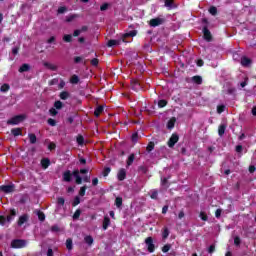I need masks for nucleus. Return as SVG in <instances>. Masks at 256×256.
Returning <instances> with one entry per match:
<instances>
[{
    "label": "nucleus",
    "mask_w": 256,
    "mask_h": 256,
    "mask_svg": "<svg viewBox=\"0 0 256 256\" xmlns=\"http://www.w3.org/2000/svg\"><path fill=\"white\" fill-rule=\"evenodd\" d=\"M15 215H17V212L15 211V209H12L10 211V216H0V225H9V223L13 221V217H15Z\"/></svg>",
    "instance_id": "nucleus-1"
},
{
    "label": "nucleus",
    "mask_w": 256,
    "mask_h": 256,
    "mask_svg": "<svg viewBox=\"0 0 256 256\" xmlns=\"http://www.w3.org/2000/svg\"><path fill=\"white\" fill-rule=\"evenodd\" d=\"M27 245V241L21 239H15L11 241L10 247L12 249H23Z\"/></svg>",
    "instance_id": "nucleus-2"
},
{
    "label": "nucleus",
    "mask_w": 256,
    "mask_h": 256,
    "mask_svg": "<svg viewBox=\"0 0 256 256\" xmlns=\"http://www.w3.org/2000/svg\"><path fill=\"white\" fill-rule=\"evenodd\" d=\"M25 121V115H17L12 117L7 121L8 125H19V123H23Z\"/></svg>",
    "instance_id": "nucleus-3"
},
{
    "label": "nucleus",
    "mask_w": 256,
    "mask_h": 256,
    "mask_svg": "<svg viewBox=\"0 0 256 256\" xmlns=\"http://www.w3.org/2000/svg\"><path fill=\"white\" fill-rule=\"evenodd\" d=\"M163 23H165V18L163 17L153 18L149 21L150 27H159V25H163Z\"/></svg>",
    "instance_id": "nucleus-4"
},
{
    "label": "nucleus",
    "mask_w": 256,
    "mask_h": 256,
    "mask_svg": "<svg viewBox=\"0 0 256 256\" xmlns=\"http://www.w3.org/2000/svg\"><path fill=\"white\" fill-rule=\"evenodd\" d=\"M145 244L147 247V251L149 253H153L155 251V244L153 243V238L152 237H147L145 239Z\"/></svg>",
    "instance_id": "nucleus-5"
},
{
    "label": "nucleus",
    "mask_w": 256,
    "mask_h": 256,
    "mask_svg": "<svg viewBox=\"0 0 256 256\" xmlns=\"http://www.w3.org/2000/svg\"><path fill=\"white\" fill-rule=\"evenodd\" d=\"M179 141V135L172 134L170 139L168 140V147L173 148L175 147V144Z\"/></svg>",
    "instance_id": "nucleus-6"
},
{
    "label": "nucleus",
    "mask_w": 256,
    "mask_h": 256,
    "mask_svg": "<svg viewBox=\"0 0 256 256\" xmlns=\"http://www.w3.org/2000/svg\"><path fill=\"white\" fill-rule=\"evenodd\" d=\"M0 189L3 191V193H13L15 191V185H3L0 187Z\"/></svg>",
    "instance_id": "nucleus-7"
},
{
    "label": "nucleus",
    "mask_w": 256,
    "mask_h": 256,
    "mask_svg": "<svg viewBox=\"0 0 256 256\" xmlns=\"http://www.w3.org/2000/svg\"><path fill=\"white\" fill-rule=\"evenodd\" d=\"M27 221H29V215L24 214L20 216L17 222L18 227H22L23 225H25V223H27Z\"/></svg>",
    "instance_id": "nucleus-8"
},
{
    "label": "nucleus",
    "mask_w": 256,
    "mask_h": 256,
    "mask_svg": "<svg viewBox=\"0 0 256 256\" xmlns=\"http://www.w3.org/2000/svg\"><path fill=\"white\" fill-rule=\"evenodd\" d=\"M126 177H127V171H125L124 168H121L117 174L118 181H125Z\"/></svg>",
    "instance_id": "nucleus-9"
},
{
    "label": "nucleus",
    "mask_w": 256,
    "mask_h": 256,
    "mask_svg": "<svg viewBox=\"0 0 256 256\" xmlns=\"http://www.w3.org/2000/svg\"><path fill=\"white\" fill-rule=\"evenodd\" d=\"M73 176L76 179V184L77 185H81V183H83V178H81V176L79 175V170L73 171Z\"/></svg>",
    "instance_id": "nucleus-10"
},
{
    "label": "nucleus",
    "mask_w": 256,
    "mask_h": 256,
    "mask_svg": "<svg viewBox=\"0 0 256 256\" xmlns=\"http://www.w3.org/2000/svg\"><path fill=\"white\" fill-rule=\"evenodd\" d=\"M109 225H111V219L109 218V216H105L103 220V225H102L103 230L107 231Z\"/></svg>",
    "instance_id": "nucleus-11"
},
{
    "label": "nucleus",
    "mask_w": 256,
    "mask_h": 256,
    "mask_svg": "<svg viewBox=\"0 0 256 256\" xmlns=\"http://www.w3.org/2000/svg\"><path fill=\"white\" fill-rule=\"evenodd\" d=\"M165 7L168 9H175L177 8V5H175V0H165Z\"/></svg>",
    "instance_id": "nucleus-12"
},
{
    "label": "nucleus",
    "mask_w": 256,
    "mask_h": 256,
    "mask_svg": "<svg viewBox=\"0 0 256 256\" xmlns=\"http://www.w3.org/2000/svg\"><path fill=\"white\" fill-rule=\"evenodd\" d=\"M131 87L134 89V91H139L141 89V84L137 80H132Z\"/></svg>",
    "instance_id": "nucleus-13"
},
{
    "label": "nucleus",
    "mask_w": 256,
    "mask_h": 256,
    "mask_svg": "<svg viewBox=\"0 0 256 256\" xmlns=\"http://www.w3.org/2000/svg\"><path fill=\"white\" fill-rule=\"evenodd\" d=\"M63 181H66V183L71 182V170L65 171L63 173Z\"/></svg>",
    "instance_id": "nucleus-14"
},
{
    "label": "nucleus",
    "mask_w": 256,
    "mask_h": 256,
    "mask_svg": "<svg viewBox=\"0 0 256 256\" xmlns=\"http://www.w3.org/2000/svg\"><path fill=\"white\" fill-rule=\"evenodd\" d=\"M43 65H44V67H46V69H49L50 71H57V65H55V64H51L49 62H44Z\"/></svg>",
    "instance_id": "nucleus-15"
},
{
    "label": "nucleus",
    "mask_w": 256,
    "mask_h": 256,
    "mask_svg": "<svg viewBox=\"0 0 256 256\" xmlns=\"http://www.w3.org/2000/svg\"><path fill=\"white\" fill-rule=\"evenodd\" d=\"M241 65L243 67H249V65H251V59L247 58V57H242L241 58Z\"/></svg>",
    "instance_id": "nucleus-16"
},
{
    "label": "nucleus",
    "mask_w": 256,
    "mask_h": 256,
    "mask_svg": "<svg viewBox=\"0 0 256 256\" xmlns=\"http://www.w3.org/2000/svg\"><path fill=\"white\" fill-rule=\"evenodd\" d=\"M203 33L204 39H206V41H211V32L209 31V29H207V27H204Z\"/></svg>",
    "instance_id": "nucleus-17"
},
{
    "label": "nucleus",
    "mask_w": 256,
    "mask_h": 256,
    "mask_svg": "<svg viewBox=\"0 0 256 256\" xmlns=\"http://www.w3.org/2000/svg\"><path fill=\"white\" fill-rule=\"evenodd\" d=\"M41 165L44 169H47L51 165V160H49V158H44L41 160Z\"/></svg>",
    "instance_id": "nucleus-18"
},
{
    "label": "nucleus",
    "mask_w": 256,
    "mask_h": 256,
    "mask_svg": "<svg viewBox=\"0 0 256 256\" xmlns=\"http://www.w3.org/2000/svg\"><path fill=\"white\" fill-rule=\"evenodd\" d=\"M225 129H227V126L225 124H221L218 128V134L220 137H223L225 135Z\"/></svg>",
    "instance_id": "nucleus-19"
},
{
    "label": "nucleus",
    "mask_w": 256,
    "mask_h": 256,
    "mask_svg": "<svg viewBox=\"0 0 256 256\" xmlns=\"http://www.w3.org/2000/svg\"><path fill=\"white\" fill-rule=\"evenodd\" d=\"M133 161H135V154H131L128 157V160L126 162V167H131V165H133Z\"/></svg>",
    "instance_id": "nucleus-20"
},
{
    "label": "nucleus",
    "mask_w": 256,
    "mask_h": 256,
    "mask_svg": "<svg viewBox=\"0 0 256 256\" xmlns=\"http://www.w3.org/2000/svg\"><path fill=\"white\" fill-rule=\"evenodd\" d=\"M176 121L177 119L175 117L171 118L167 123L168 129H173V127H175Z\"/></svg>",
    "instance_id": "nucleus-21"
},
{
    "label": "nucleus",
    "mask_w": 256,
    "mask_h": 256,
    "mask_svg": "<svg viewBox=\"0 0 256 256\" xmlns=\"http://www.w3.org/2000/svg\"><path fill=\"white\" fill-rule=\"evenodd\" d=\"M29 69H31V66H29V64H23L19 68V73H25V72L29 71Z\"/></svg>",
    "instance_id": "nucleus-22"
},
{
    "label": "nucleus",
    "mask_w": 256,
    "mask_h": 256,
    "mask_svg": "<svg viewBox=\"0 0 256 256\" xmlns=\"http://www.w3.org/2000/svg\"><path fill=\"white\" fill-rule=\"evenodd\" d=\"M28 138L32 145H35V143H37V136L35 134H28Z\"/></svg>",
    "instance_id": "nucleus-23"
},
{
    "label": "nucleus",
    "mask_w": 256,
    "mask_h": 256,
    "mask_svg": "<svg viewBox=\"0 0 256 256\" xmlns=\"http://www.w3.org/2000/svg\"><path fill=\"white\" fill-rule=\"evenodd\" d=\"M69 97H71V94H69V92L67 91H63L60 93V99H62L63 101L69 99Z\"/></svg>",
    "instance_id": "nucleus-24"
},
{
    "label": "nucleus",
    "mask_w": 256,
    "mask_h": 256,
    "mask_svg": "<svg viewBox=\"0 0 256 256\" xmlns=\"http://www.w3.org/2000/svg\"><path fill=\"white\" fill-rule=\"evenodd\" d=\"M192 81L197 85H201L203 83V78H201V76H193Z\"/></svg>",
    "instance_id": "nucleus-25"
},
{
    "label": "nucleus",
    "mask_w": 256,
    "mask_h": 256,
    "mask_svg": "<svg viewBox=\"0 0 256 256\" xmlns=\"http://www.w3.org/2000/svg\"><path fill=\"white\" fill-rule=\"evenodd\" d=\"M101 113H103V106H98L94 111V115H95V117H99V115H101Z\"/></svg>",
    "instance_id": "nucleus-26"
},
{
    "label": "nucleus",
    "mask_w": 256,
    "mask_h": 256,
    "mask_svg": "<svg viewBox=\"0 0 256 256\" xmlns=\"http://www.w3.org/2000/svg\"><path fill=\"white\" fill-rule=\"evenodd\" d=\"M12 135H14V137H19V135H21V128H14L11 130Z\"/></svg>",
    "instance_id": "nucleus-27"
},
{
    "label": "nucleus",
    "mask_w": 256,
    "mask_h": 256,
    "mask_svg": "<svg viewBox=\"0 0 256 256\" xmlns=\"http://www.w3.org/2000/svg\"><path fill=\"white\" fill-rule=\"evenodd\" d=\"M70 83H72V85H77V83H79V76L73 75L70 79Z\"/></svg>",
    "instance_id": "nucleus-28"
},
{
    "label": "nucleus",
    "mask_w": 256,
    "mask_h": 256,
    "mask_svg": "<svg viewBox=\"0 0 256 256\" xmlns=\"http://www.w3.org/2000/svg\"><path fill=\"white\" fill-rule=\"evenodd\" d=\"M77 17H79V15L72 14V15L66 17V21H67V23H71V21H75V19H77Z\"/></svg>",
    "instance_id": "nucleus-29"
},
{
    "label": "nucleus",
    "mask_w": 256,
    "mask_h": 256,
    "mask_svg": "<svg viewBox=\"0 0 256 256\" xmlns=\"http://www.w3.org/2000/svg\"><path fill=\"white\" fill-rule=\"evenodd\" d=\"M66 248L71 251V249H73V240H71V238H68L66 240Z\"/></svg>",
    "instance_id": "nucleus-30"
},
{
    "label": "nucleus",
    "mask_w": 256,
    "mask_h": 256,
    "mask_svg": "<svg viewBox=\"0 0 256 256\" xmlns=\"http://www.w3.org/2000/svg\"><path fill=\"white\" fill-rule=\"evenodd\" d=\"M9 89H11V86H9V84H3L0 88V91L2 93H7V91H9Z\"/></svg>",
    "instance_id": "nucleus-31"
},
{
    "label": "nucleus",
    "mask_w": 256,
    "mask_h": 256,
    "mask_svg": "<svg viewBox=\"0 0 256 256\" xmlns=\"http://www.w3.org/2000/svg\"><path fill=\"white\" fill-rule=\"evenodd\" d=\"M150 193L151 199H159V192L157 190H151Z\"/></svg>",
    "instance_id": "nucleus-32"
},
{
    "label": "nucleus",
    "mask_w": 256,
    "mask_h": 256,
    "mask_svg": "<svg viewBox=\"0 0 256 256\" xmlns=\"http://www.w3.org/2000/svg\"><path fill=\"white\" fill-rule=\"evenodd\" d=\"M63 41H65V43H71V41H73V36H71V34H66L63 37Z\"/></svg>",
    "instance_id": "nucleus-33"
},
{
    "label": "nucleus",
    "mask_w": 256,
    "mask_h": 256,
    "mask_svg": "<svg viewBox=\"0 0 256 256\" xmlns=\"http://www.w3.org/2000/svg\"><path fill=\"white\" fill-rule=\"evenodd\" d=\"M116 45H119V40H109L107 43L108 47H115Z\"/></svg>",
    "instance_id": "nucleus-34"
},
{
    "label": "nucleus",
    "mask_w": 256,
    "mask_h": 256,
    "mask_svg": "<svg viewBox=\"0 0 256 256\" xmlns=\"http://www.w3.org/2000/svg\"><path fill=\"white\" fill-rule=\"evenodd\" d=\"M153 149H155V143L149 142V144L146 147V151H148V153H151V151H153Z\"/></svg>",
    "instance_id": "nucleus-35"
},
{
    "label": "nucleus",
    "mask_w": 256,
    "mask_h": 256,
    "mask_svg": "<svg viewBox=\"0 0 256 256\" xmlns=\"http://www.w3.org/2000/svg\"><path fill=\"white\" fill-rule=\"evenodd\" d=\"M115 205H116V207H121V205H123V198H121V197H117L116 199H115Z\"/></svg>",
    "instance_id": "nucleus-36"
},
{
    "label": "nucleus",
    "mask_w": 256,
    "mask_h": 256,
    "mask_svg": "<svg viewBox=\"0 0 256 256\" xmlns=\"http://www.w3.org/2000/svg\"><path fill=\"white\" fill-rule=\"evenodd\" d=\"M85 243H87V245H93V237L92 236H86L84 238Z\"/></svg>",
    "instance_id": "nucleus-37"
},
{
    "label": "nucleus",
    "mask_w": 256,
    "mask_h": 256,
    "mask_svg": "<svg viewBox=\"0 0 256 256\" xmlns=\"http://www.w3.org/2000/svg\"><path fill=\"white\" fill-rule=\"evenodd\" d=\"M85 191H87V186H82L79 191L80 197H85Z\"/></svg>",
    "instance_id": "nucleus-38"
},
{
    "label": "nucleus",
    "mask_w": 256,
    "mask_h": 256,
    "mask_svg": "<svg viewBox=\"0 0 256 256\" xmlns=\"http://www.w3.org/2000/svg\"><path fill=\"white\" fill-rule=\"evenodd\" d=\"M170 249H171V245L170 244H166V245L163 246L162 252L163 253H168L170 251Z\"/></svg>",
    "instance_id": "nucleus-39"
},
{
    "label": "nucleus",
    "mask_w": 256,
    "mask_h": 256,
    "mask_svg": "<svg viewBox=\"0 0 256 256\" xmlns=\"http://www.w3.org/2000/svg\"><path fill=\"white\" fill-rule=\"evenodd\" d=\"M79 203H81V199L79 198V196H76L74 198V201H73V207H77V205H79Z\"/></svg>",
    "instance_id": "nucleus-40"
},
{
    "label": "nucleus",
    "mask_w": 256,
    "mask_h": 256,
    "mask_svg": "<svg viewBox=\"0 0 256 256\" xmlns=\"http://www.w3.org/2000/svg\"><path fill=\"white\" fill-rule=\"evenodd\" d=\"M37 215L40 221H45V213L38 211Z\"/></svg>",
    "instance_id": "nucleus-41"
},
{
    "label": "nucleus",
    "mask_w": 256,
    "mask_h": 256,
    "mask_svg": "<svg viewBox=\"0 0 256 256\" xmlns=\"http://www.w3.org/2000/svg\"><path fill=\"white\" fill-rule=\"evenodd\" d=\"M200 218L202 219V221H207L209 219V217H207V213H205L204 211L200 212Z\"/></svg>",
    "instance_id": "nucleus-42"
},
{
    "label": "nucleus",
    "mask_w": 256,
    "mask_h": 256,
    "mask_svg": "<svg viewBox=\"0 0 256 256\" xmlns=\"http://www.w3.org/2000/svg\"><path fill=\"white\" fill-rule=\"evenodd\" d=\"M51 231H52V233H59V231H61V229L59 228L58 225H54L51 227Z\"/></svg>",
    "instance_id": "nucleus-43"
},
{
    "label": "nucleus",
    "mask_w": 256,
    "mask_h": 256,
    "mask_svg": "<svg viewBox=\"0 0 256 256\" xmlns=\"http://www.w3.org/2000/svg\"><path fill=\"white\" fill-rule=\"evenodd\" d=\"M209 13L211 15H217V7H215V6L210 7Z\"/></svg>",
    "instance_id": "nucleus-44"
},
{
    "label": "nucleus",
    "mask_w": 256,
    "mask_h": 256,
    "mask_svg": "<svg viewBox=\"0 0 256 256\" xmlns=\"http://www.w3.org/2000/svg\"><path fill=\"white\" fill-rule=\"evenodd\" d=\"M54 107L56 109H61L63 107V102L62 101H56L54 104Z\"/></svg>",
    "instance_id": "nucleus-45"
},
{
    "label": "nucleus",
    "mask_w": 256,
    "mask_h": 256,
    "mask_svg": "<svg viewBox=\"0 0 256 256\" xmlns=\"http://www.w3.org/2000/svg\"><path fill=\"white\" fill-rule=\"evenodd\" d=\"M167 105V100H159L158 107L162 108Z\"/></svg>",
    "instance_id": "nucleus-46"
},
{
    "label": "nucleus",
    "mask_w": 256,
    "mask_h": 256,
    "mask_svg": "<svg viewBox=\"0 0 256 256\" xmlns=\"http://www.w3.org/2000/svg\"><path fill=\"white\" fill-rule=\"evenodd\" d=\"M79 217H81V210H76L74 215H73V219H79Z\"/></svg>",
    "instance_id": "nucleus-47"
},
{
    "label": "nucleus",
    "mask_w": 256,
    "mask_h": 256,
    "mask_svg": "<svg viewBox=\"0 0 256 256\" xmlns=\"http://www.w3.org/2000/svg\"><path fill=\"white\" fill-rule=\"evenodd\" d=\"M163 239H167L169 237V229L165 228L163 233H162Z\"/></svg>",
    "instance_id": "nucleus-48"
},
{
    "label": "nucleus",
    "mask_w": 256,
    "mask_h": 256,
    "mask_svg": "<svg viewBox=\"0 0 256 256\" xmlns=\"http://www.w3.org/2000/svg\"><path fill=\"white\" fill-rule=\"evenodd\" d=\"M84 141H85V138H83V136H78L77 137L78 145H83Z\"/></svg>",
    "instance_id": "nucleus-49"
},
{
    "label": "nucleus",
    "mask_w": 256,
    "mask_h": 256,
    "mask_svg": "<svg viewBox=\"0 0 256 256\" xmlns=\"http://www.w3.org/2000/svg\"><path fill=\"white\" fill-rule=\"evenodd\" d=\"M48 125H51V127H55V125H57V122L53 118H50L48 119Z\"/></svg>",
    "instance_id": "nucleus-50"
},
{
    "label": "nucleus",
    "mask_w": 256,
    "mask_h": 256,
    "mask_svg": "<svg viewBox=\"0 0 256 256\" xmlns=\"http://www.w3.org/2000/svg\"><path fill=\"white\" fill-rule=\"evenodd\" d=\"M57 203H58V205H61V206L65 205V198L59 197L57 199Z\"/></svg>",
    "instance_id": "nucleus-51"
},
{
    "label": "nucleus",
    "mask_w": 256,
    "mask_h": 256,
    "mask_svg": "<svg viewBox=\"0 0 256 256\" xmlns=\"http://www.w3.org/2000/svg\"><path fill=\"white\" fill-rule=\"evenodd\" d=\"M225 111V105H220L217 107V113L221 114Z\"/></svg>",
    "instance_id": "nucleus-52"
},
{
    "label": "nucleus",
    "mask_w": 256,
    "mask_h": 256,
    "mask_svg": "<svg viewBox=\"0 0 256 256\" xmlns=\"http://www.w3.org/2000/svg\"><path fill=\"white\" fill-rule=\"evenodd\" d=\"M109 173H111V168H109V167L105 168L103 171V177H107V175H109Z\"/></svg>",
    "instance_id": "nucleus-53"
},
{
    "label": "nucleus",
    "mask_w": 256,
    "mask_h": 256,
    "mask_svg": "<svg viewBox=\"0 0 256 256\" xmlns=\"http://www.w3.org/2000/svg\"><path fill=\"white\" fill-rule=\"evenodd\" d=\"M234 245H237V246L241 245V238H239V236H236L234 238Z\"/></svg>",
    "instance_id": "nucleus-54"
},
{
    "label": "nucleus",
    "mask_w": 256,
    "mask_h": 256,
    "mask_svg": "<svg viewBox=\"0 0 256 256\" xmlns=\"http://www.w3.org/2000/svg\"><path fill=\"white\" fill-rule=\"evenodd\" d=\"M107 9H109V4L105 3L102 6H100V11H107Z\"/></svg>",
    "instance_id": "nucleus-55"
},
{
    "label": "nucleus",
    "mask_w": 256,
    "mask_h": 256,
    "mask_svg": "<svg viewBox=\"0 0 256 256\" xmlns=\"http://www.w3.org/2000/svg\"><path fill=\"white\" fill-rule=\"evenodd\" d=\"M91 65H93L94 67H97V65H99V59H97V58L92 59Z\"/></svg>",
    "instance_id": "nucleus-56"
},
{
    "label": "nucleus",
    "mask_w": 256,
    "mask_h": 256,
    "mask_svg": "<svg viewBox=\"0 0 256 256\" xmlns=\"http://www.w3.org/2000/svg\"><path fill=\"white\" fill-rule=\"evenodd\" d=\"M65 11H67V7H65V6H62V7L58 8V13L59 14H63V13H65Z\"/></svg>",
    "instance_id": "nucleus-57"
},
{
    "label": "nucleus",
    "mask_w": 256,
    "mask_h": 256,
    "mask_svg": "<svg viewBox=\"0 0 256 256\" xmlns=\"http://www.w3.org/2000/svg\"><path fill=\"white\" fill-rule=\"evenodd\" d=\"M221 213H223V210L217 209L216 212H215V217H216L217 219H219V217H221Z\"/></svg>",
    "instance_id": "nucleus-58"
},
{
    "label": "nucleus",
    "mask_w": 256,
    "mask_h": 256,
    "mask_svg": "<svg viewBox=\"0 0 256 256\" xmlns=\"http://www.w3.org/2000/svg\"><path fill=\"white\" fill-rule=\"evenodd\" d=\"M135 35H137V31H131L129 33H126V37H135Z\"/></svg>",
    "instance_id": "nucleus-59"
},
{
    "label": "nucleus",
    "mask_w": 256,
    "mask_h": 256,
    "mask_svg": "<svg viewBox=\"0 0 256 256\" xmlns=\"http://www.w3.org/2000/svg\"><path fill=\"white\" fill-rule=\"evenodd\" d=\"M138 139H139V136H138L137 133H135V134L132 135V141H133L134 143H137V140H138Z\"/></svg>",
    "instance_id": "nucleus-60"
},
{
    "label": "nucleus",
    "mask_w": 256,
    "mask_h": 256,
    "mask_svg": "<svg viewBox=\"0 0 256 256\" xmlns=\"http://www.w3.org/2000/svg\"><path fill=\"white\" fill-rule=\"evenodd\" d=\"M215 252V245H211L209 248H208V253H214Z\"/></svg>",
    "instance_id": "nucleus-61"
},
{
    "label": "nucleus",
    "mask_w": 256,
    "mask_h": 256,
    "mask_svg": "<svg viewBox=\"0 0 256 256\" xmlns=\"http://www.w3.org/2000/svg\"><path fill=\"white\" fill-rule=\"evenodd\" d=\"M12 53H13V55H17V53H19V47H14L12 49Z\"/></svg>",
    "instance_id": "nucleus-62"
},
{
    "label": "nucleus",
    "mask_w": 256,
    "mask_h": 256,
    "mask_svg": "<svg viewBox=\"0 0 256 256\" xmlns=\"http://www.w3.org/2000/svg\"><path fill=\"white\" fill-rule=\"evenodd\" d=\"M57 113H58V112L55 110V108H51V109H50V114H51V115L55 116V115H57Z\"/></svg>",
    "instance_id": "nucleus-63"
},
{
    "label": "nucleus",
    "mask_w": 256,
    "mask_h": 256,
    "mask_svg": "<svg viewBox=\"0 0 256 256\" xmlns=\"http://www.w3.org/2000/svg\"><path fill=\"white\" fill-rule=\"evenodd\" d=\"M47 256H53V249H48Z\"/></svg>",
    "instance_id": "nucleus-64"
}]
</instances>
